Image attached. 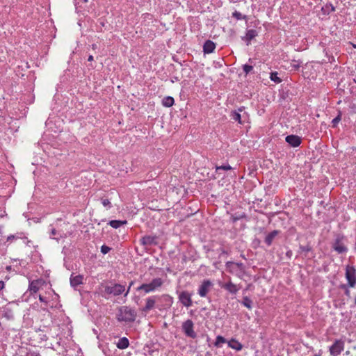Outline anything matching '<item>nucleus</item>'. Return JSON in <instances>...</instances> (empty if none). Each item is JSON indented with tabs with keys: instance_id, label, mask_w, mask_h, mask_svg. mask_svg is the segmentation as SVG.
I'll use <instances>...</instances> for the list:
<instances>
[{
	"instance_id": "f03ea898",
	"label": "nucleus",
	"mask_w": 356,
	"mask_h": 356,
	"mask_svg": "<svg viewBox=\"0 0 356 356\" xmlns=\"http://www.w3.org/2000/svg\"><path fill=\"white\" fill-rule=\"evenodd\" d=\"M163 284V280L160 277L154 278L149 283H144L137 287L136 291H143L145 293H149L156 291Z\"/></svg>"
},
{
	"instance_id": "3c124183",
	"label": "nucleus",
	"mask_w": 356,
	"mask_h": 356,
	"mask_svg": "<svg viewBox=\"0 0 356 356\" xmlns=\"http://www.w3.org/2000/svg\"><path fill=\"white\" fill-rule=\"evenodd\" d=\"M293 67L298 70L300 67V64L298 63L297 65H294Z\"/></svg>"
},
{
	"instance_id": "b1692460",
	"label": "nucleus",
	"mask_w": 356,
	"mask_h": 356,
	"mask_svg": "<svg viewBox=\"0 0 356 356\" xmlns=\"http://www.w3.org/2000/svg\"><path fill=\"white\" fill-rule=\"evenodd\" d=\"M127 223V220H112L108 222V225L111 226L113 228L118 229L120 226L125 225Z\"/></svg>"
},
{
	"instance_id": "393cba45",
	"label": "nucleus",
	"mask_w": 356,
	"mask_h": 356,
	"mask_svg": "<svg viewBox=\"0 0 356 356\" xmlns=\"http://www.w3.org/2000/svg\"><path fill=\"white\" fill-rule=\"evenodd\" d=\"M312 247L309 245V243H308L307 245H299V250H298V252L300 254H302V253H304L305 254V256L306 257L307 256V254L309 252H312Z\"/></svg>"
},
{
	"instance_id": "20e7f679",
	"label": "nucleus",
	"mask_w": 356,
	"mask_h": 356,
	"mask_svg": "<svg viewBox=\"0 0 356 356\" xmlns=\"http://www.w3.org/2000/svg\"><path fill=\"white\" fill-rule=\"evenodd\" d=\"M124 291L125 287L124 285L120 284H114L105 286L104 293L105 295L118 296L122 294Z\"/></svg>"
},
{
	"instance_id": "9d476101",
	"label": "nucleus",
	"mask_w": 356,
	"mask_h": 356,
	"mask_svg": "<svg viewBox=\"0 0 356 356\" xmlns=\"http://www.w3.org/2000/svg\"><path fill=\"white\" fill-rule=\"evenodd\" d=\"M158 304V296H152L148 297L145 300V305L141 309L143 312H148L149 311L156 308Z\"/></svg>"
},
{
	"instance_id": "9b49d317",
	"label": "nucleus",
	"mask_w": 356,
	"mask_h": 356,
	"mask_svg": "<svg viewBox=\"0 0 356 356\" xmlns=\"http://www.w3.org/2000/svg\"><path fill=\"white\" fill-rule=\"evenodd\" d=\"M213 286V283L209 280H204L199 286L197 293L200 297H206L209 291Z\"/></svg>"
},
{
	"instance_id": "bb28decb",
	"label": "nucleus",
	"mask_w": 356,
	"mask_h": 356,
	"mask_svg": "<svg viewBox=\"0 0 356 356\" xmlns=\"http://www.w3.org/2000/svg\"><path fill=\"white\" fill-rule=\"evenodd\" d=\"M241 303L243 306H245L249 309H251L252 308V300L248 296H245L243 298Z\"/></svg>"
},
{
	"instance_id": "72a5a7b5",
	"label": "nucleus",
	"mask_w": 356,
	"mask_h": 356,
	"mask_svg": "<svg viewBox=\"0 0 356 356\" xmlns=\"http://www.w3.org/2000/svg\"><path fill=\"white\" fill-rule=\"evenodd\" d=\"M246 217V215L245 213H243V214H241V215H233L232 216V220L233 222H236V221L242 219V218H245Z\"/></svg>"
},
{
	"instance_id": "a18cd8bd",
	"label": "nucleus",
	"mask_w": 356,
	"mask_h": 356,
	"mask_svg": "<svg viewBox=\"0 0 356 356\" xmlns=\"http://www.w3.org/2000/svg\"><path fill=\"white\" fill-rule=\"evenodd\" d=\"M4 286H5L4 282L0 281V291L3 289Z\"/></svg>"
},
{
	"instance_id": "0eeeda50",
	"label": "nucleus",
	"mask_w": 356,
	"mask_h": 356,
	"mask_svg": "<svg viewBox=\"0 0 356 356\" xmlns=\"http://www.w3.org/2000/svg\"><path fill=\"white\" fill-rule=\"evenodd\" d=\"M139 242L141 245L147 249L148 246L159 245V236L156 235H145L140 239Z\"/></svg>"
},
{
	"instance_id": "c756f323",
	"label": "nucleus",
	"mask_w": 356,
	"mask_h": 356,
	"mask_svg": "<svg viewBox=\"0 0 356 356\" xmlns=\"http://www.w3.org/2000/svg\"><path fill=\"white\" fill-rule=\"evenodd\" d=\"M225 342H226V339L223 337L218 335V336H217V337L216 339L214 345L216 347H220L221 344L225 343Z\"/></svg>"
},
{
	"instance_id": "a878e982",
	"label": "nucleus",
	"mask_w": 356,
	"mask_h": 356,
	"mask_svg": "<svg viewBox=\"0 0 356 356\" xmlns=\"http://www.w3.org/2000/svg\"><path fill=\"white\" fill-rule=\"evenodd\" d=\"M321 10L324 15H329L335 10V8L331 3H327L322 7Z\"/></svg>"
},
{
	"instance_id": "4c0bfd02",
	"label": "nucleus",
	"mask_w": 356,
	"mask_h": 356,
	"mask_svg": "<svg viewBox=\"0 0 356 356\" xmlns=\"http://www.w3.org/2000/svg\"><path fill=\"white\" fill-rule=\"evenodd\" d=\"M111 250V248L106 245H103L101 247V252L104 254H107Z\"/></svg>"
},
{
	"instance_id": "1a4fd4ad",
	"label": "nucleus",
	"mask_w": 356,
	"mask_h": 356,
	"mask_svg": "<svg viewBox=\"0 0 356 356\" xmlns=\"http://www.w3.org/2000/svg\"><path fill=\"white\" fill-rule=\"evenodd\" d=\"M346 278L348 285L354 287L356 285V269L353 266H347L346 268Z\"/></svg>"
},
{
	"instance_id": "423d86ee",
	"label": "nucleus",
	"mask_w": 356,
	"mask_h": 356,
	"mask_svg": "<svg viewBox=\"0 0 356 356\" xmlns=\"http://www.w3.org/2000/svg\"><path fill=\"white\" fill-rule=\"evenodd\" d=\"M178 294L179 301L186 307H190L193 305L192 296L193 293L188 291H177Z\"/></svg>"
},
{
	"instance_id": "473e14b6",
	"label": "nucleus",
	"mask_w": 356,
	"mask_h": 356,
	"mask_svg": "<svg viewBox=\"0 0 356 356\" xmlns=\"http://www.w3.org/2000/svg\"><path fill=\"white\" fill-rule=\"evenodd\" d=\"M232 17L238 20L243 19L246 18V15H243L240 12L235 10L232 13Z\"/></svg>"
},
{
	"instance_id": "39448f33",
	"label": "nucleus",
	"mask_w": 356,
	"mask_h": 356,
	"mask_svg": "<svg viewBox=\"0 0 356 356\" xmlns=\"http://www.w3.org/2000/svg\"><path fill=\"white\" fill-rule=\"evenodd\" d=\"M173 303V298L168 294L158 296V304L156 308L161 311L170 308Z\"/></svg>"
},
{
	"instance_id": "a19ab883",
	"label": "nucleus",
	"mask_w": 356,
	"mask_h": 356,
	"mask_svg": "<svg viewBox=\"0 0 356 356\" xmlns=\"http://www.w3.org/2000/svg\"><path fill=\"white\" fill-rule=\"evenodd\" d=\"M134 284V281H131L130 283H129V285L128 286V289L126 291V292L124 293V296H127L128 295V293H129V291H130V289L131 287V286Z\"/></svg>"
},
{
	"instance_id": "5fc2aeb1",
	"label": "nucleus",
	"mask_w": 356,
	"mask_h": 356,
	"mask_svg": "<svg viewBox=\"0 0 356 356\" xmlns=\"http://www.w3.org/2000/svg\"><path fill=\"white\" fill-rule=\"evenodd\" d=\"M355 305H356V296H355Z\"/></svg>"
},
{
	"instance_id": "a211bd4d",
	"label": "nucleus",
	"mask_w": 356,
	"mask_h": 356,
	"mask_svg": "<svg viewBox=\"0 0 356 356\" xmlns=\"http://www.w3.org/2000/svg\"><path fill=\"white\" fill-rule=\"evenodd\" d=\"M258 35V33L254 29H249L246 31V35L244 38L242 39L246 42L247 45H248L250 42V41L254 39L257 35Z\"/></svg>"
},
{
	"instance_id": "37998d69",
	"label": "nucleus",
	"mask_w": 356,
	"mask_h": 356,
	"mask_svg": "<svg viewBox=\"0 0 356 356\" xmlns=\"http://www.w3.org/2000/svg\"><path fill=\"white\" fill-rule=\"evenodd\" d=\"M39 300L41 302H45V303L47 302V300H46V298L44 296H41V295L39 296Z\"/></svg>"
},
{
	"instance_id": "7c9ffc66",
	"label": "nucleus",
	"mask_w": 356,
	"mask_h": 356,
	"mask_svg": "<svg viewBox=\"0 0 356 356\" xmlns=\"http://www.w3.org/2000/svg\"><path fill=\"white\" fill-rule=\"evenodd\" d=\"M101 202L102 205L107 209H111L112 207L110 200L107 198H101Z\"/></svg>"
},
{
	"instance_id": "dca6fc26",
	"label": "nucleus",
	"mask_w": 356,
	"mask_h": 356,
	"mask_svg": "<svg viewBox=\"0 0 356 356\" xmlns=\"http://www.w3.org/2000/svg\"><path fill=\"white\" fill-rule=\"evenodd\" d=\"M280 233V230H273V232L268 233L265 239L264 242L269 247L272 245L273 240L275 238V237Z\"/></svg>"
},
{
	"instance_id": "e433bc0d",
	"label": "nucleus",
	"mask_w": 356,
	"mask_h": 356,
	"mask_svg": "<svg viewBox=\"0 0 356 356\" xmlns=\"http://www.w3.org/2000/svg\"><path fill=\"white\" fill-rule=\"evenodd\" d=\"M252 69L253 67L252 65L248 64H245L243 65V70L246 74H248Z\"/></svg>"
},
{
	"instance_id": "c85d7f7f",
	"label": "nucleus",
	"mask_w": 356,
	"mask_h": 356,
	"mask_svg": "<svg viewBox=\"0 0 356 356\" xmlns=\"http://www.w3.org/2000/svg\"><path fill=\"white\" fill-rule=\"evenodd\" d=\"M270 79L276 83H280L282 81V79L278 76V73L277 72H272L270 74Z\"/></svg>"
},
{
	"instance_id": "603ef678",
	"label": "nucleus",
	"mask_w": 356,
	"mask_h": 356,
	"mask_svg": "<svg viewBox=\"0 0 356 356\" xmlns=\"http://www.w3.org/2000/svg\"><path fill=\"white\" fill-rule=\"evenodd\" d=\"M353 81L355 83H356V76H355V78L353 79Z\"/></svg>"
},
{
	"instance_id": "c9c22d12",
	"label": "nucleus",
	"mask_w": 356,
	"mask_h": 356,
	"mask_svg": "<svg viewBox=\"0 0 356 356\" xmlns=\"http://www.w3.org/2000/svg\"><path fill=\"white\" fill-rule=\"evenodd\" d=\"M340 120H341V113H339L337 117H335L332 120V127H336L337 124L340 122Z\"/></svg>"
},
{
	"instance_id": "2f4dec72",
	"label": "nucleus",
	"mask_w": 356,
	"mask_h": 356,
	"mask_svg": "<svg viewBox=\"0 0 356 356\" xmlns=\"http://www.w3.org/2000/svg\"><path fill=\"white\" fill-rule=\"evenodd\" d=\"M21 235H22V234H17L10 235L7 237L6 241L8 242H12L14 240H16L18 238H22V237L21 236Z\"/></svg>"
},
{
	"instance_id": "4468645a",
	"label": "nucleus",
	"mask_w": 356,
	"mask_h": 356,
	"mask_svg": "<svg viewBox=\"0 0 356 356\" xmlns=\"http://www.w3.org/2000/svg\"><path fill=\"white\" fill-rule=\"evenodd\" d=\"M226 266L230 269L231 271H239L240 273H244L245 266L241 262L227 261Z\"/></svg>"
},
{
	"instance_id": "8fccbe9b",
	"label": "nucleus",
	"mask_w": 356,
	"mask_h": 356,
	"mask_svg": "<svg viewBox=\"0 0 356 356\" xmlns=\"http://www.w3.org/2000/svg\"><path fill=\"white\" fill-rule=\"evenodd\" d=\"M243 109H244V107H243V106H241V107H240V108L238 109V111H237V112H238V113H239V112H241V111H243Z\"/></svg>"
},
{
	"instance_id": "f257e3e1",
	"label": "nucleus",
	"mask_w": 356,
	"mask_h": 356,
	"mask_svg": "<svg viewBox=\"0 0 356 356\" xmlns=\"http://www.w3.org/2000/svg\"><path fill=\"white\" fill-rule=\"evenodd\" d=\"M136 312L135 309L127 306L121 307L117 314V319L120 322L131 323L136 320Z\"/></svg>"
},
{
	"instance_id": "412c9836",
	"label": "nucleus",
	"mask_w": 356,
	"mask_h": 356,
	"mask_svg": "<svg viewBox=\"0 0 356 356\" xmlns=\"http://www.w3.org/2000/svg\"><path fill=\"white\" fill-rule=\"evenodd\" d=\"M39 284L40 280H33L30 282L29 286V290L30 291L31 293H36L39 290Z\"/></svg>"
},
{
	"instance_id": "f8f14e48",
	"label": "nucleus",
	"mask_w": 356,
	"mask_h": 356,
	"mask_svg": "<svg viewBox=\"0 0 356 356\" xmlns=\"http://www.w3.org/2000/svg\"><path fill=\"white\" fill-rule=\"evenodd\" d=\"M344 349V342L341 340H336L330 347V353L332 356H338Z\"/></svg>"
},
{
	"instance_id": "09e8293b",
	"label": "nucleus",
	"mask_w": 356,
	"mask_h": 356,
	"mask_svg": "<svg viewBox=\"0 0 356 356\" xmlns=\"http://www.w3.org/2000/svg\"><path fill=\"white\" fill-rule=\"evenodd\" d=\"M97 48V45L96 44H92V49H96Z\"/></svg>"
},
{
	"instance_id": "f704fd0d",
	"label": "nucleus",
	"mask_w": 356,
	"mask_h": 356,
	"mask_svg": "<svg viewBox=\"0 0 356 356\" xmlns=\"http://www.w3.org/2000/svg\"><path fill=\"white\" fill-rule=\"evenodd\" d=\"M232 168L229 165H222L220 166H216V171L218 172L219 170H232Z\"/></svg>"
},
{
	"instance_id": "ddd939ff",
	"label": "nucleus",
	"mask_w": 356,
	"mask_h": 356,
	"mask_svg": "<svg viewBox=\"0 0 356 356\" xmlns=\"http://www.w3.org/2000/svg\"><path fill=\"white\" fill-rule=\"evenodd\" d=\"M286 142L293 147H297L300 145L302 139L299 136L297 135H289L285 138Z\"/></svg>"
},
{
	"instance_id": "f3484780",
	"label": "nucleus",
	"mask_w": 356,
	"mask_h": 356,
	"mask_svg": "<svg viewBox=\"0 0 356 356\" xmlns=\"http://www.w3.org/2000/svg\"><path fill=\"white\" fill-rule=\"evenodd\" d=\"M216 48V44L210 40H207L203 45V51L204 54H211L212 53Z\"/></svg>"
},
{
	"instance_id": "2eb2a0df",
	"label": "nucleus",
	"mask_w": 356,
	"mask_h": 356,
	"mask_svg": "<svg viewBox=\"0 0 356 356\" xmlns=\"http://www.w3.org/2000/svg\"><path fill=\"white\" fill-rule=\"evenodd\" d=\"M220 286L222 289L227 290L232 294H236L239 290V288L232 282L222 284H220Z\"/></svg>"
},
{
	"instance_id": "4be33fe9",
	"label": "nucleus",
	"mask_w": 356,
	"mask_h": 356,
	"mask_svg": "<svg viewBox=\"0 0 356 356\" xmlns=\"http://www.w3.org/2000/svg\"><path fill=\"white\" fill-rule=\"evenodd\" d=\"M129 346V341L127 337H122L119 339L118 342L117 343V347L119 349H125L128 348Z\"/></svg>"
},
{
	"instance_id": "7ed1b4c3",
	"label": "nucleus",
	"mask_w": 356,
	"mask_h": 356,
	"mask_svg": "<svg viewBox=\"0 0 356 356\" xmlns=\"http://www.w3.org/2000/svg\"><path fill=\"white\" fill-rule=\"evenodd\" d=\"M346 236L341 234H337L334 239L332 243V248L338 254H345L348 252V248L345 244Z\"/></svg>"
},
{
	"instance_id": "6e6552de",
	"label": "nucleus",
	"mask_w": 356,
	"mask_h": 356,
	"mask_svg": "<svg viewBox=\"0 0 356 356\" xmlns=\"http://www.w3.org/2000/svg\"><path fill=\"white\" fill-rule=\"evenodd\" d=\"M182 330L186 337L195 339L197 337V334L194 331V323L191 319H188L182 323Z\"/></svg>"
},
{
	"instance_id": "de8ad7c7",
	"label": "nucleus",
	"mask_w": 356,
	"mask_h": 356,
	"mask_svg": "<svg viewBox=\"0 0 356 356\" xmlns=\"http://www.w3.org/2000/svg\"><path fill=\"white\" fill-rule=\"evenodd\" d=\"M178 78L177 76H174L173 79L171 80L172 83H174L175 81H178Z\"/></svg>"
},
{
	"instance_id": "58836bf2",
	"label": "nucleus",
	"mask_w": 356,
	"mask_h": 356,
	"mask_svg": "<svg viewBox=\"0 0 356 356\" xmlns=\"http://www.w3.org/2000/svg\"><path fill=\"white\" fill-rule=\"evenodd\" d=\"M25 356H41L39 353L35 351H29L26 353Z\"/></svg>"
},
{
	"instance_id": "cd10ccee",
	"label": "nucleus",
	"mask_w": 356,
	"mask_h": 356,
	"mask_svg": "<svg viewBox=\"0 0 356 356\" xmlns=\"http://www.w3.org/2000/svg\"><path fill=\"white\" fill-rule=\"evenodd\" d=\"M230 116L232 120L241 124V115L238 112H237L236 111H232Z\"/></svg>"
},
{
	"instance_id": "c03bdc74",
	"label": "nucleus",
	"mask_w": 356,
	"mask_h": 356,
	"mask_svg": "<svg viewBox=\"0 0 356 356\" xmlns=\"http://www.w3.org/2000/svg\"><path fill=\"white\" fill-rule=\"evenodd\" d=\"M56 229L54 228H52L51 229V235H50V237L52 238L53 236L56 235Z\"/></svg>"
},
{
	"instance_id": "aec40b11",
	"label": "nucleus",
	"mask_w": 356,
	"mask_h": 356,
	"mask_svg": "<svg viewBox=\"0 0 356 356\" xmlns=\"http://www.w3.org/2000/svg\"><path fill=\"white\" fill-rule=\"evenodd\" d=\"M228 346L238 351L243 348V345L235 339H232L228 341Z\"/></svg>"
},
{
	"instance_id": "864d4df0",
	"label": "nucleus",
	"mask_w": 356,
	"mask_h": 356,
	"mask_svg": "<svg viewBox=\"0 0 356 356\" xmlns=\"http://www.w3.org/2000/svg\"><path fill=\"white\" fill-rule=\"evenodd\" d=\"M6 268H7V270H9V269L11 268V267L10 266H8Z\"/></svg>"
},
{
	"instance_id": "49530a36",
	"label": "nucleus",
	"mask_w": 356,
	"mask_h": 356,
	"mask_svg": "<svg viewBox=\"0 0 356 356\" xmlns=\"http://www.w3.org/2000/svg\"><path fill=\"white\" fill-rule=\"evenodd\" d=\"M93 60V56L92 55H90L88 58V61H92Z\"/></svg>"
},
{
	"instance_id": "5701e85b",
	"label": "nucleus",
	"mask_w": 356,
	"mask_h": 356,
	"mask_svg": "<svg viewBox=\"0 0 356 356\" xmlns=\"http://www.w3.org/2000/svg\"><path fill=\"white\" fill-rule=\"evenodd\" d=\"M175 103V99L171 96L165 97L162 99V105L165 107H171Z\"/></svg>"
},
{
	"instance_id": "ea45409f",
	"label": "nucleus",
	"mask_w": 356,
	"mask_h": 356,
	"mask_svg": "<svg viewBox=\"0 0 356 356\" xmlns=\"http://www.w3.org/2000/svg\"><path fill=\"white\" fill-rule=\"evenodd\" d=\"M341 289H345V294L347 296H350V291L348 289H347L346 286L345 284H342L341 286Z\"/></svg>"
},
{
	"instance_id": "79ce46f5",
	"label": "nucleus",
	"mask_w": 356,
	"mask_h": 356,
	"mask_svg": "<svg viewBox=\"0 0 356 356\" xmlns=\"http://www.w3.org/2000/svg\"><path fill=\"white\" fill-rule=\"evenodd\" d=\"M292 255H293V252H292V250H288V251L286 252V256L288 258H289V259H291V258Z\"/></svg>"
},
{
	"instance_id": "6ab92c4d",
	"label": "nucleus",
	"mask_w": 356,
	"mask_h": 356,
	"mask_svg": "<svg viewBox=\"0 0 356 356\" xmlns=\"http://www.w3.org/2000/svg\"><path fill=\"white\" fill-rule=\"evenodd\" d=\"M83 275H79L73 277L72 275L70 277V284L72 287L76 288L83 283Z\"/></svg>"
}]
</instances>
